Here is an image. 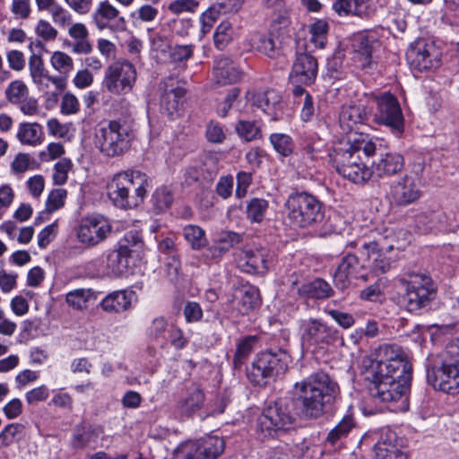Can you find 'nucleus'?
<instances>
[{
  "mask_svg": "<svg viewBox=\"0 0 459 459\" xmlns=\"http://www.w3.org/2000/svg\"><path fill=\"white\" fill-rule=\"evenodd\" d=\"M336 381L325 371L310 374L293 385L292 399L280 398L267 405L257 419V432L262 437H273L280 430L288 429L294 422L296 414L303 420H316L322 417L326 407L339 394Z\"/></svg>",
  "mask_w": 459,
  "mask_h": 459,
  "instance_id": "1",
  "label": "nucleus"
},
{
  "mask_svg": "<svg viewBox=\"0 0 459 459\" xmlns=\"http://www.w3.org/2000/svg\"><path fill=\"white\" fill-rule=\"evenodd\" d=\"M375 359L364 361V378L369 382L370 396L380 403L407 402L411 366L403 350L385 343L376 351Z\"/></svg>",
  "mask_w": 459,
  "mask_h": 459,
  "instance_id": "2",
  "label": "nucleus"
},
{
  "mask_svg": "<svg viewBox=\"0 0 459 459\" xmlns=\"http://www.w3.org/2000/svg\"><path fill=\"white\" fill-rule=\"evenodd\" d=\"M376 143L368 134L354 133L341 141L329 154L330 161L342 178L355 184H362L371 178L369 167L362 160L377 153Z\"/></svg>",
  "mask_w": 459,
  "mask_h": 459,
  "instance_id": "3",
  "label": "nucleus"
},
{
  "mask_svg": "<svg viewBox=\"0 0 459 459\" xmlns=\"http://www.w3.org/2000/svg\"><path fill=\"white\" fill-rule=\"evenodd\" d=\"M150 178L139 170H125L116 173L107 185L108 196L120 209H132L143 203Z\"/></svg>",
  "mask_w": 459,
  "mask_h": 459,
  "instance_id": "4",
  "label": "nucleus"
},
{
  "mask_svg": "<svg viewBox=\"0 0 459 459\" xmlns=\"http://www.w3.org/2000/svg\"><path fill=\"white\" fill-rule=\"evenodd\" d=\"M287 219L293 227H316L325 220V208L319 199L307 192L291 193L286 202Z\"/></svg>",
  "mask_w": 459,
  "mask_h": 459,
  "instance_id": "5",
  "label": "nucleus"
},
{
  "mask_svg": "<svg viewBox=\"0 0 459 459\" xmlns=\"http://www.w3.org/2000/svg\"><path fill=\"white\" fill-rule=\"evenodd\" d=\"M291 362L289 352L283 349H269L258 353L247 370V378L255 385H265L270 379L283 375Z\"/></svg>",
  "mask_w": 459,
  "mask_h": 459,
  "instance_id": "6",
  "label": "nucleus"
},
{
  "mask_svg": "<svg viewBox=\"0 0 459 459\" xmlns=\"http://www.w3.org/2000/svg\"><path fill=\"white\" fill-rule=\"evenodd\" d=\"M131 140V130L126 122H104L100 124L95 131V145L107 157H117L126 152L130 148Z\"/></svg>",
  "mask_w": 459,
  "mask_h": 459,
  "instance_id": "7",
  "label": "nucleus"
},
{
  "mask_svg": "<svg viewBox=\"0 0 459 459\" xmlns=\"http://www.w3.org/2000/svg\"><path fill=\"white\" fill-rule=\"evenodd\" d=\"M427 381L434 389L453 395L459 394V340L446 346L439 368H428Z\"/></svg>",
  "mask_w": 459,
  "mask_h": 459,
  "instance_id": "8",
  "label": "nucleus"
},
{
  "mask_svg": "<svg viewBox=\"0 0 459 459\" xmlns=\"http://www.w3.org/2000/svg\"><path fill=\"white\" fill-rule=\"evenodd\" d=\"M410 279L401 278L399 282L404 290L400 303L410 312H416L435 299L436 287L429 274L412 273Z\"/></svg>",
  "mask_w": 459,
  "mask_h": 459,
  "instance_id": "9",
  "label": "nucleus"
},
{
  "mask_svg": "<svg viewBox=\"0 0 459 459\" xmlns=\"http://www.w3.org/2000/svg\"><path fill=\"white\" fill-rule=\"evenodd\" d=\"M375 101V121L387 126L393 134H402L404 131V118L397 98L390 92H385L376 97Z\"/></svg>",
  "mask_w": 459,
  "mask_h": 459,
  "instance_id": "10",
  "label": "nucleus"
},
{
  "mask_svg": "<svg viewBox=\"0 0 459 459\" xmlns=\"http://www.w3.org/2000/svg\"><path fill=\"white\" fill-rule=\"evenodd\" d=\"M300 339L303 345L316 347L330 345L338 341L340 332L319 318H307L299 321Z\"/></svg>",
  "mask_w": 459,
  "mask_h": 459,
  "instance_id": "11",
  "label": "nucleus"
},
{
  "mask_svg": "<svg viewBox=\"0 0 459 459\" xmlns=\"http://www.w3.org/2000/svg\"><path fill=\"white\" fill-rule=\"evenodd\" d=\"M135 79L134 66L126 60L117 61L106 69L103 85L113 94H124L131 91Z\"/></svg>",
  "mask_w": 459,
  "mask_h": 459,
  "instance_id": "12",
  "label": "nucleus"
},
{
  "mask_svg": "<svg viewBox=\"0 0 459 459\" xmlns=\"http://www.w3.org/2000/svg\"><path fill=\"white\" fill-rule=\"evenodd\" d=\"M111 229L106 217L92 214L82 220L77 230V238L82 244L94 247L107 238Z\"/></svg>",
  "mask_w": 459,
  "mask_h": 459,
  "instance_id": "13",
  "label": "nucleus"
},
{
  "mask_svg": "<svg viewBox=\"0 0 459 459\" xmlns=\"http://www.w3.org/2000/svg\"><path fill=\"white\" fill-rule=\"evenodd\" d=\"M160 92V107L162 113L171 119L178 116L186 90L178 85L173 76H169L159 83Z\"/></svg>",
  "mask_w": 459,
  "mask_h": 459,
  "instance_id": "14",
  "label": "nucleus"
},
{
  "mask_svg": "<svg viewBox=\"0 0 459 459\" xmlns=\"http://www.w3.org/2000/svg\"><path fill=\"white\" fill-rule=\"evenodd\" d=\"M364 265L359 264V258L353 254L344 255L333 273V284L341 290H346L351 283V278L368 281V276L359 274Z\"/></svg>",
  "mask_w": 459,
  "mask_h": 459,
  "instance_id": "15",
  "label": "nucleus"
},
{
  "mask_svg": "<svg viewBox=\"0 0 459 459\" xmlns=\"http://www.w3.org/2000/svg\"><path fill=\"white\" fill-rule=\"evenodd\" d=\"M420 197V190L410 176H404L390 186L389 198L393 205L404 207L415 203Z\"/></svg>",
  "mask_w": 459,
  "mask_h": 459,
  "instance_id": "16",
  "label": "nucleus"
},
{
  "mask_svg": "<svg viewBox=\"0 0 459 459\" xmlns=\"http://www.w3.org/2000/svg\"><path fill=\"white\" fill-rule=\"evenodd\" d=\"M317 72V60L309 53L298 52L290 76L294 82L310 85L316 81Z\"/></svg>",
  "mask_w": 459,
  "mask_h": 459,
  "instance_id": "17",
  "label": "nucleus"
},
{
  "mask_svg": "<svg viewBox=\"0 0 459 459\" xmlns=\"http://www.w3.org/2000/svg\"><path fill=\"white\" fill-rule=\"evenodd\" d=\"M273 258L271 252L265 247L248 249L238 260L241 271L251 274H264L267 272Z\"/></svg>",
  "mask_w": 459,
  "mask_h": 459,
  "instance_id": "18",
  "label": "nucleus"
},
{
  "mask_svg": "<svg viewBox=\"0 0 459 459\" xmlns=\"http://www.w3.org/2000/svg\"><path fill=\"white\" fill-rule=\"evenodd\" d=\"M404 167L403 157L396 152H380L378 158L372 161L369 172L371 178H387L400 172Z\"/></svg>",
  "mask_w": 459,
  "mask_h": 459,
  "instance_id": "19",
  "label": "nucleus"
},
{
  "mask_svg": "<svg viewBox=\"0 0 459 459\" xmlns=\"http://www.w3.org/2000/svg\"><path fill=\"white\" fill-rule=\"evenodd\" d=\"M252 105L261 108L263 112L271 117L272 120H278L282 113L283 103L281 96L274 90H267L254 93L250 99Z\"/></svg>",
  "mask_w": 459,
  "mask_h": 459,
  "instance_id": "20",
  "label": "nucleus"
},
{
  "mask_svg": "<svg viewBox=\"0 0 459 459\" xmlns=\"http://www.w3.org/2000/svg\"><path fill=\"white\" fill-rule=\"evenodd\" d=\"M361 255L366 256L367 264L364 266L377 274L385 273L391 268V260L376 241L364 242L361 245Z\"/></svg>",
  "mask_w": 459,
  "mask_h": 459,
  "instance_id": "21",
  "label": "nucleus"
},
{
  "mask_svg": "<svg viewBox=\"0 0 459 459\" xmlns=\"http://www.w3.org/2000/svg\"><path fill=\"white\" fill-rule=\"evenodd\" d=\"M375 459H407V454L395 442V434L386 430L373 447Z\"/></svg>",
  "mask_w": 459,
  "mask_h": 459,
  "instance_id": "22",
  "label": "nucleus"
},
{
  "mask_svg": "<svg viewBox=\"0 0 459 459\" xmlns=\"http://www.w3.org/2000/svg\"><path fill=\"white\" fill-rule=\"evenodd\" d=\"M215 165L209 166L207 163H198L186 168L184 173V183L187 186H206L210 185L216 177Z\"/></svg>",
  "mask_w": 459,
  "mask_h": 459,
  "instance_id": "23",
  "label": "nucleus"
},
{
  "mask_svg": "<svg viewBox=\"0 0 459 459\" xmlns=\"http://www.w3.org/2000/svg\"><path fill=\"white\" fill-rule=\"evenodd\" d=\"M281 43L280 37H275L273 32L268 34L254 33L249 39V45L252 49L270 58H276L281 55Z\"/></svg>",
  "mask_w": 459,
  "mask_h": 459,
  "instance_id": "24",
  "label": "nucleus"
},
{
  "mask_svg": "<svg viewBox=\"0 0 459 459\" xmlns=\"http://www.w3.org/2000/svg\"><path fill=\"white\" fill-rule=\"evenodd\" d=\"M213 70L216 82L221 85L236 83L243 77V72L228 57L217 58Z\"/></svg>",
  "mask_w": 459,
  "mask_h": 459,
  "instance_id": "25",
  "label": "nucleus"
},
{
  "mask_svg": "<svg viewBox=\"0 0 459 459\" xmlns=\"http://www.w3.org/2000/svg\"><path fill=\"white\" fill-rule=\"evenodd\" d=\"M134 297L133 290H116L108 294L100 302V307L107 313L118 314L128 310Z\"/></svg>",
  "mask_w": 459,
  "mask_h": 459,
  "instance_id": "26",
  "label": "nucleus"
},
{
  "mask_svg": "<svg viewBox=\"0 0 459 459\" xmlns=\"http://www.w3.org/2000/svg\"><path fill=\"white\" fill-rule=\"evenodd\" d=\"M204 403L203 390L198 385H193L188 388L186 395L178 401L177 410L182 415L191 416L203 407Z\"/></svg>",
  "mask_w": 459,
  "mask_h": 459,
  "instance_id": "27",
  "label": "nucleus"
},
{
  "mask_svg": "<svg viewBox=\"0 0 459 459\" xmlns=\"http://www.w3.org/2000/svg\"><path fill=\"white\" fill-rule=\"evenodd\" d=\"M298 293L301 297L315 299H325L333 296V290L331 285L321 278H316L312 281L301 285L298 289Z\"/></svg>",
  "mask_w": 459,
  "mask_h": 459,
  "instance_id": "28",
  "label": "nucleus"
},
{
  "mask_svg": "<svg viewBox=\"0 0 459 459\" xmlns=\"http://www.w3.org/2000/svg\"><path fill=\"white\" fill-rule=\"evenodd\" d=\"M431 49L434 50L433 46H428L426 44L420 46V44H418L417 47L410 51L409 55L413 58V62L417 63L420 69L428 70L436 67L439 62V53H431Z\"/></svg>",
  "mask_w": 459,
  "mask_h": 459,
  "instance_id": "29",
  "label": "nucleus"
},
{
  "mask_svg": "<svg viewBox=\"0 0 459 459\" xmlns=\"http://www.w3.org/2000/svg\"><path fill=\"white\" fill-rule=\"evenodd\" d=\"M199 459H217L225 449V441L217 436H206L198 440Z\"/></svg>",
  "mask_w": 459,
  "mask_h": 459,
  "instance_id": "30",
  "label": "nucleus"
},
{
  "mask_svg": "<svg viewBox=\"0 0 459 459\" xmlns=\"http://www.w3.org/2000/svg\"><path fill=\"white\" fill-rule=\"evenodd\" d=\"M365 113L359 106H347L342 107L339 116V121L343 130L348 132V136L352 132L353 127L358 124H361L364 121Z\"/></svg>",
  "mask_w": 459,
  "mask_h": 459,
  "instance_id": "31",
  "label": "nucleus"
},
{
  "mask_svg": "<svg viewBox=\"0 0 459 459\" xmlns=\"http://www.w3.org/2000/svg\"><path fill=\"white\" fill-rule=\"evenodd\" d=\"M118 10L108 0L101 1L92 14L97 28L100 30L109 28L110 21L118 17Z\"/></svg>",
  "mask_w": 459,
  "mask_h": 459,
  "instance_id": "32",
  "label": "nucleus"
},
{
  "mask_svg": "<svg viewBox=\"0 0 459 459\" xmlns=\"http://www.w3.org/2000/svg\"><path fill=\"white\" fill-rule=\"evenodd\" d=\"M126 248H119L111 251L107 257V265L116 276L126 274L129 269L131 255L126 254Z\"/></svg>",
  "mask_w": 459,
  "mask_h": 459,
  "instance_id": "33",
  "label": "nucleus"
},
{
  "mask_svg": "<svg viewBox=\"0 0 459 459\" xmlns=\"http://www.w3.org/2000/svg\"><path fill=\"white\" fill-rule=\"evenodd\" d=\"M243 240V236L234 231L221 232L215 240V244L211 247L212 256H221L229 251L231 247L239 244Z\"/></svg>",
  "mask_w": 459,
  "mask_h": 459,
  "instance_id": "34",
  "label": "nucleus"
},
{
  "mask_svg": "<svg viewBox=\"0 0 459 459\" xmlns=\"http://www.w3.org/2000/svg\"><path fill=\"white\" fill-rule=\"evenodd\" d=\"M26 436L25 426L22 423L13 422L7 424L0 431V449L11 446L19 443Z\"/></svg>",
  "mask_w": 459,
  "mask_h": 459,
  "instance_id": "35",
  "label": "nucleus"
},
{
  "mask_svg": "<svg viewBox=\"0 0 459 459\" xmlns=\"http://www.w3.org/2000/svg\"><path fill=\"white\" fill-rule=\"evenodd\" d=\"M42 127L38 123H22L19 126L17 138L22 143L36 145L40 143Z\"/></svg>",
  "mask_w": 459,
  "mask_h": 459,
  "instance_id": "36",
  "label": "nucleus"
},
{
  "mask_svg": "<svg viewBox=\"0 0 459 459\" xmlns=\"http://www.w3.org/2000/svg\"><path fill=\"white\" fill-rule=\"evenodd\" d=\"M269 203L264 198H251L246 206V216L253 223H260L265 218Z\"/></svg>",
  "mask_w": 459,
  "mask_h": 459,
  "instance_id": "37",
  "label": "nucleus"
},
{
  "mask_svg": "<svg viewBox=\"0 0 459 459\" xmlns=\"http://www.w3.org/2000/svg\"><path fill=\"white\" fill-rule=\"evenodd\" d=\"M97 299V292L91 289H76L66 294V303L78 310L87 307L88 302Z\"/></svg>",
  "mask_w": 459,
  "mask_h": 459,
  "instance_id": "38",
  "label": "nucleus"
},
{
  "mask_svg": "<svg viewBox=\"0 0 459 459\" xmlns=\"http://www.w3.org/2000/svg\"><path fill=\"white\" fill-rule=\"evenodd\" d=\"M240 293L241 297L238 307L239 313L246 315L260 304L259 290L255 287H243Z\"/></svg>",
  "mask_w": 459,
  "mask_h": 459,
  "instance_id": "39",
  "label": "nucleus"
},
{
  "mask_svg": "<svg viewBox=\"0 0 459 459\" xmlns=\"http://www.w3.org/2000/svg\"><path fill=\"white\" fill-rule=\"evenodd\" d=\"M99 432L92 427H86L83 424L77 426L73 435V446L76 449H82L91 443L95 442Z\"/></svg>",
  "mask_w": 459,
  "mask_h": 459,
  "instance_id": "40",
  "label": "nucleus"
},
{
  "mask_svg": "<svg viewBox=\"0 0 459 459\" xmlns=\"http://www.w3.org/2000/svg\"><path fill=\"white\" fill-rule=\"evenodd\" d=\"M354 427V421L351 416L347 415L328 433L325 442L331 446H335L344 439L351 429Z\"/></svg>",
  "mask_w": 459,
  "mask_h": 459,
  "instance_id": "41",
  "label": "nucleus"
},
{
  "mask_svg": "<svg viewBox=\"0 0 459 459\" xmlns=\"http://www.w3.org/2000/svg\"><path fill=\"white\" fill-rule=\"evenodd\" d=\"M444 213L442 212H426L420 213L416 218L417 227L422 233H428L437 230L444 221Z\"/></svg>",
  "mask_w": 459,
  "mask_h": 459,
  "instance_id": "42",
  "label": "nucleus"
},
{
  "mask_svg": "<svg viewBox=\"0 0 459 459\" xmlns=\"http://www.w3.org/2000/svg\"><path fill=\"white\" fill-rule=\"evenodd\" d=\"M256 340L255 336H247L238 342L232 361L235 368H241L246 362L247 359L253 351Z\"/></svg>",
  "mask_w": 459,
  "mask_h": 459,
  "instance_id": "43",
  "label": "nucleus"
},
{
  "mask_svg": "<svg viewBox=\"0 0 459 459\" xmlns=\"http://www.w3.org/2000/svg\"><path fill=\"white\" fill-rule=\"evenodd\" d=\"M378 44L375 39L365 34H359L354 38L352 46L355 52L363 56L366 63L369 64L372 53Z\"/></svg>",
  "mask_w": 459,
  "mask_h": 459,
  "instance_id": "44",
  "label": "nucleus"
},
{
  "mask_svg": "<svg viewBox=\"0 0 459 459\" xmlns=\"http://www.w3.org/2000/svg\"><path fill=\"white\" fill-rule=\"evenodd\" d=\"M144 243L142 235L137 230H130L126 232L124 238L119 241V248H126V254L133 256V255H139L143 249Z\"/></svg>",
  "mask_w": 459,
  "mask_h": 459,
  "instance_id": "45",
  "label": "nucleus"
},
{
  "mask_svg": "<svg viewBox=\"0 0 459 459\" xmlns=\"http://www.w3.org/2000/svg\"><path fill=\"white\" fill-rule=\"evenodd\" d=\"M28 94H30L29 88L22 80L11 82L4 91L5 99L12 105L21 102Z\"/></svg>",
  "mask_w": 459,
  "mask_h": 459,
  "instance_id": "46",
  "label": "nucleus"
},
{
  "mask_svg": "<svg viewBox=\"0 0 459 459\" xmlns=\"http://www.w3.org/2000/svg\"><path fill=\"white\" fill-rule=\"evenodd\" d=\"M292 93L297 99L304 97L300 117L305 122L309 121L315 113L313 97L301 85H296L293 88Z\"/></svg>",
  "mask_w": 459,
  "mask_h": 459,
  "instance_id": "47",
  "label": "nucleus"
},
{
  "mask_svg": "<svg viewBox=\"0 0 459 459\" xmlns=\"http://www.w3.org/2000/svg\"><path fill=\"white\" fill-rule=\"evenodd\" d=\"M183 235L193 249H200L206 244L205 232L199 226L192 224L186 226Z\"/></svg>",
  "mask_w": 459,
  "mask_h": 459,
  "instance_id": "48",
  "label": "nucleus"
},
{
  "mask_svg": "<svg viewBox=\"0 0 459 459\" xmlns=\"http://www.w3.org/2000/svg\"><path fill=\"white\" fill-rule=\"evenodd\" d=\"M51 65L62 77L67 78L69 73L74 69V61L66 53L56 51L50 58Z\"/></svg>",
  "mask_w": 459,
  "mask_h": 459,
  "instance_id": "49",
  "label": "nucleus"
},
{
  "mask_svg": "<svg viewBox=\"0 0 459 459\" xmlns=\"http://www.w3.org/2000/svg\"><path fill=\"white\" fill-rule=\"evenodd\" d=\"M270 143L281 156L287 157L293 152L294 144L291 137L285 134H272Z\"/></svg>",
  "mask_w": 459,
  "mask_h": 459,
  "instance_id": "50",
  "label": "nucleus"
},
{
  "mask_svg": "<svg viewBox=\"0 0 459 459\" xmlns=\"http://www.w3.org/2000/svg\"><path fill=\"white\" fill-rule=\"evenodd\" d=\"M384 289V279L380 278L373 284L363 289L359 293V298L366 301L382 302L385 299Z\"/></svg>",
  "mask_w": 459,
  "mask_h": 459,
  "instance_id": "51",
  "label": "nucleus"
},
{
  "mask_svg": "<svg viewBox=\"0 0 459 459\" xmlns=\"http://www.w3.org/2000/svg\"><path fill=\"white\" fill-rule=\"evenodd\" d=\"M302 455V448L298 445L281 443L274 447L273 459H298Z\"/></svg>",
  "mask_w": 459,
  "mask_h": 459,
  "instance_id": "52",
  "label": "nucleus"
},
{
  "mask_svg": "<svg viewBox=\"0 0 459 459\" xmlns=\"http://www.w3.org/2000/svg\"><path fill=\"white\" fill-rule=\"evenodd\" d=\"M327 30L328 24L323 20H318L310 26V41L314 44L315 48H323L325 47Z\"/></svg>",
  "mask_w": 459,
  "mask_h": 459,
  "instance_id": "53",
  "label": "nucleus"
},
{
  "mask_svg": "<svg viewBox=\"0 0 459 459\" xmlns=\"http://www.w3.org/2000/svg\"><path fill=\"white\" fill-rule=\"evenodd\" d=\"M172 201L173 196L171 191L166 186L157 188L152 196V203L158 212L168 209L172 204Z\"/></svg>",
  "mask_w": 459,
  "mask_h": 459,
  "instance_id": "54",
  "label": "nucleus"
},
{
  "mask_svg": "<svg viewBox=\"0 0 459 459\" xmlns=\"http://www.w3.org/2000/svg\"><path fill=\"white\" fill-rule=\"evenodd\" d=\"M38 89L41 91H47L50 84L54 85L56 90L63 91L66 87V80L62 76H51L48 73L44 74L41 77L33 81Z\"/></svg>",
  "mask_w": 459,
  "mask_h": 459,
  "instance_id": "55",
  "label": "nucleus"
},
{
  "mask_svg": "<svg viewBox=\"0 0 459 459\" xmlns=\"http://www.w3.org/2000/svg\"><path fill=\"white\" fill-rule=\"evenodd\" d=\"M73 163L71 160L63 158L55 164V172L53 181L55 185L62 186L65 184L68 178V172L72 169Z\"/></svg>",
  "mask_w": 459,
  "mask_h": 459,
  "instance_id": "56",
  "label": "nucleus"
},
{
  "mask_svg": "<svg viewBox=\"0 0 459 459\" xmlns=\"http://www.w3.org/2000/svg\"><path fill=\"white\" fill-rule=\"evenodd\" d=\"M177 459H199L201 455L198 441H188L181 444L175 451Z\"/></svg>",
  "mask_w": 459,
  "mask_h": 459,
  "instance_id": "57",
  "label": "nucleus"
},
{
  "mask_svg": "<svg viewBox=\"0 0 459 459\" xmlns=\"http://www.w3.org/2000/svg\"><path fill=\"white\" fill-rule=\"evenodd\" d=\"M168 331V323L164 317H156L152 320L147 329V334L150 339L155 341H164Z\"/></svg>",
  "mask_w": 459,
  "mask_h": 459,
  "instance_id": "58",
  "label": "nucleus"
},
{
  "mask_svg": "<svg viewBox=\"0 0 459 459\" xmlns=\"http://www.w3.org/2000/svg\"><path fill=\"white\" fill-rule=\"evenodd\" d=\"M66 195V190L63 188H56L52 190L49 193L46 202V212L48 213H51L61 208L65 204Z\"/></svg>",
  "mask_w": 459,
  "mask_h": 459,
  "instance_id": "59",
  "label": "nucleus"
},
{
  "mask_svg": "<svg viewBox=\"0 0 459 459\" xmlns=\"http://www.w3.org/2000/svg\"><path fill=\"white\" fill-rule=\"evenodd\" d=\"M238 134L247 142L256 139L260 134L259 127L250 121H239L236 126Z\"/></svg>",
  "mask_w": 459,
  "mask_h": 459,
  "instance_id": "60",
  "label": "nucleus"
},
{
  "mask_svg": "<svg viewBox=\"0 0 459 459\" xmlns=\"http://www.w3.org/2000/svg\"><path fill=\"white\" fill-rule=\"evenodd\" d=\"M198 7L197 0H174L169 4L168 9L174 14H179L184 12L195 13Z\"/></svg>",
  "mask_w": 459,
  "mask_h": 459,
  "instance_id": "61",
  "label": "nucleus"
},
{
  "mask_svg": "<svg viewBox=\"0 0 459 459\" xmlns=\"http://www.w3.org/2000/svg\"><path fill=\"white\" fill-rule=\"evenodd\" d=\"M325 313L344 329L351 328L355 324L353 316L349 313L336 309H325Z\"/></svg>",
  "mask_w": 459,
  "mask_h": 459,
  "instance_id": "62",
  "label": "nucleus"
},
{
  "mask_svg": "<svg viewBox=\"0 0 459 459\" xmlns=\"http://www.w3.org/2000/svg\"><path fill=\"white\" fill-rule=\"evenodd\" d=\"M231 26L228 22L221 23L214 32V43L218 48H222L230 39Z\"/></svg>",
  "mask_w": 459,
  "mask_h": 459,
  "instance_id": "63",
  "label": "nucleus"
},
{
  "mask_svg": "<svg viewBox=\"0 0 459 459\" xmlns=\"http://www.w3.org/2000/svg\"><path fill=\"white\" fill-rule=\"evenodd\" d=\"M49 13L52 15L54 22L61 26L69 25L72 22V15L70 13L57 4L52 6Z\"/></svg>",
  "mask_w": 459,
  "mask_h": 459,
  "instance_id": "64",
  "label": "nucleus"
}]
</instances>
